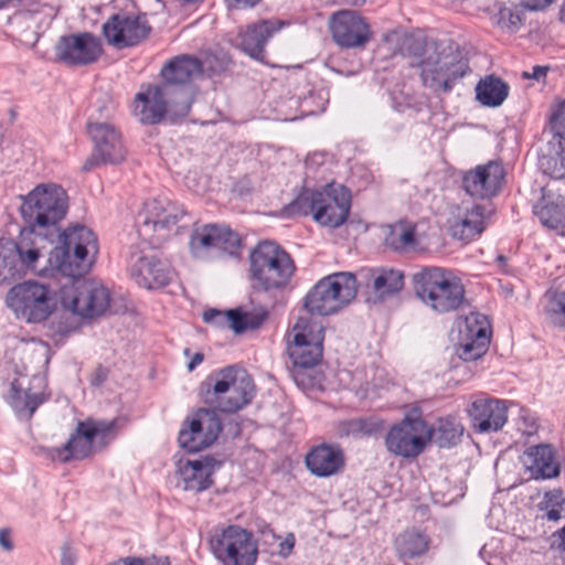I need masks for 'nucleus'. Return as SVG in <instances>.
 <instances>
[{"mask_svg": "<svg viewBox=\"0 0 565 565\" xmlns=\"http://www.w3.org/2000/svg\"><path fill=\"white\" fill-rule=\"evenodd\" d=\"M404 44L414 55L420 57V78L425 87L437 94L450 93L454 86L469 72V62L459 45L452 41H440L426 44L413 38Z\"/></svg>", "mask_w": 565, "mask_h": 565, "instance_id": "nucleus-1", "label": "nucleus"}, {"mask_svg": "<svg viewBox=\"0 0 565 565\" xmlns=\"http://www.w3.org/2000/svg\"><path fill=\"white\" fill-rule=\"evenodd\" d=\"M202 387H205L204 402L222 413L243 409L256 395L253 377L245 369L235 365L211 374Z\"/></svg>", "mask_w": 565, "mask_h": 565, "instance_id": "nucleus-2", "label": "nucleus"}, {"mask_svg": "<svg viewBox=\"0 0 565 565\" xmlns=\"http://www.w3.org/2000/svg\"><path fill=\"white\" fill-rule=\"evenodd\" d=\"M414 292L422 302L438 313L455 311L465 299L461 280L441 267H424L413 275Z\"/></svg>", "mask_w": 565, "mask_h": 565, "instance_id": "nucleus-3", "label": "nucleus"}, {"mask_svg": "<svg viewBox=\"0 0 565 565\" xmlns=\"http://www.w3.org/2000/svg\"><path fill=\"white\" fill-rule=\"evenodd\" d=\"M296 270L290 255L274 242L258 243L249 254V278L263 291L284 289Z\"/></svg>", "mask_w": 565, "mask_h": 565, "instance_id": "nucleus-4", "label": "nucleus"}, {"mask_svg": "<svg viewBox=\"0 0 565 565\" xmlns=\"http://www.w3.org/2000/svg\"><path fill=\"white\" fill-rule=\"evenodd\" d=\"M359 282L349 271L330 274L308 291L305 308L310 315L331 316L347 307L356 296Z\"/></svg>", "mask_w": 565, "mask_h": 565, "instance_id": "nucleus-5", "label": "nucleus"}, {"mask_svg": "<svg viewBox=\"0 0 565 565\" xmlns=\"http://www.w3.org/2000/svg\"><path fill=\"white\" fill-rule=\"evenodd\" d=\"M117 435V420L87 418L78 422L75 431L63 447L53 450L52 457L61 462L81 460L107 446Z\"/></svg>", "mask_w": 565, "mask_h": 565, "instance_id": "nucleus-6", "label": "nucleus"}, {"mask_svg": "<svg viewBox=\"0 0 565 565\" xmlns=\"http://www.w3.org/2000/svg\"><path fill=\"white\" fill-rule=\"evenodd\" d=\"M62 259L58 263L60 271L71 278L85 275L93 266L98 254V239L89 227L75 224L67 227L62 234Z\"/></svg>", "mask_w": 565, "mask_h": 565, "instance_id": "nucleus-7", "label": "nucleus"}, {"mask_svg": "<svg viewBox=\"0 0 565 565\" xmlns=\"http://www.w3.org/2000/svg\"><path fill=\"white\" fill-rule=\"evenodd\" d=\"M161 86L173 99V107L181 116H186L194 99L195 89L192 83L203 74L202 62L191 55H179L171 58L162 68Z\"/></svg>", "mask_w": 565, "mask_h": 565, "instance_id": "nucleus-8", "label": "nucleus"}, {"mask_svg": "<svg viewBox=\"0 0 565 565\" xmlns=\"http://www.w3.org/2000/svg\"><path fill=\"white\" fill-rule=\"evenodd\" d=\"M6 303L18 318L39 323L45 321L55 310L56 292L47 285L26 280L9 289Z\"/></svg>", "mask_w": 565, "mask_h": 565, "instance_id": "nucleus-9", "label": "nucleus"}, {"mask_svg": "<svg viewBox=\"0 0 565 565\" xmlns=\"http://www.w3.org/2000/svg\"><path fill=\"white\" fill-rule=\"evenodd\" d=\"M210 548L222 565H255L258 555L253 533L239 525L215 529L210 537Z\"/></svg>", "mask_w": 565, "mask_h": 565, "instance_id": "nucleus-10", "label": "nucleus"}, {"mask_svg": "<svg viewBox=\"0 0 565 565\" xmlns=\"http://www.w3.org/2000/svg\"><path fill=\"white\" fill-rule=\"evenodd\" d=\"M385 245L396 252H409L429 245L438 236L439 227L428 216L405 215L382 226Z\"/></svg>", "mask_w": 565, "mask_h": 565, "instance_id": "nucleus-11", "label": "nucleus"}, {"mask_svg": "<svg viewBox=\"0 0 565 565\" xmlns=\"http://www.w3.org/2000/svg\"><path fill=\"white\" fill-rule=\"evenodd\" d=\"M73 278L70 285L60 290L62 306L83 318L104 315L109 307V290L94 280Z\"/></svg>", "mask_w": 565, "mask_h": 565, "instance_id": "nucleus-12", "label": "nucleus"}, {"mask_svg": "<svg viewBox=\"0 0 565 565\" xmlns=\"http://www.w3.org/2000/svg\"><path fill=\"white\" fill-rule=\"evenodd\" d=\"M87 134L94 145L92 154L83 163V171L103 164H118L126 159L127 149L120 130L108 121L87 122Z\"/></svg>", "mask_w": 565, "mask_h": 565, "instance_id": "nucleus-13", "label": "nucleus"}, {"mask_svg": "<svg viewBox=\"0 0 565 565\" xmlns=\"http://www.w3.org/2000/svg\"><path fill=\"white\" fill-rule=\"evenodd\" d=\"M288 343V354L295 366L298 381L300 370L316 366L322 359L323 328L300 317L296 322Z\"/></svg>", "mask_w": 565, "mask_h": 565, "instance_id": "nucleus-14", "label": "nucleus"}, {"mask_svg": "<svg viewBox=\"0 0 565 565\" xmlns=\"http://www.w3.org/2000/svg\"><path fill=\"white\" fill-rule=\"evenodd\" d=\"M351 202V190L342 183L331 181L319 189L302 186L282 212H350Z\"/></svg>", "mask_w": 565, "mask_h": 565, "instance_id": "nucleus-15", "label": "nucleus"}, {"mask_svg": "<svg viewBox=\"0 0 565 565\" xmlns=\"http://www.w3.org/2000/svg\"><path fill=\"white\" fill-rule=\"evenodd\" d=\"M433 439V428L422 418L406 417L391 427L385 437L387 450L403 458H415Z\"/></svg>", "mask_w": 565, "mask_h": 565, "instance_id": "nucleus-16", "label": "nucleus"}, {"mask_svg": "<svg viewBox=\"0 0 565 565\" xmlns=\"http://www.w3.org/2000/svg\"><path fill=\"white\" fill-rule=\"evenodd\" d=\"M222 431V422L215 409L199 408L188 417L179 433L180 446L198 452L211 446Z\"/></svg>", "mask_w": 565, "mask_h": 565, "instance_id": "nucleus-17", "label": "nucleus"}, {"mask_svg": "<svg viewBox=\"0 0 565 565\" xmlns=\"http://www.w3.org/2000/svg\"><path fill=\"white\" fill-rule=\"evenodd\" d=\"M150 30L145 13L137 15L116 13L103 25V34L107 42L117 49L138 44L148 36Z\"/></svg>", "mask_w": 565, "mask_h": 565, "instance_id": "nucleus-18", "label": "nucleus"}, {"mask_svg": "<svg viewBox=\"0 0 565 565\" xmlns=\"http://www.w3.org/2000/svg\"><path fill=\"white\" fill-rule=\"evenodd\" d=\"M103 52L100 40L89 32L62 36L56 44L57 58L68 66L94 64Z\"/></svg>", "mask_w": 565, "mask_h": 565, "instance_id": "nucleus-19", "label": "nucleus"}, {"mask_svg": "<svg viewBox=\"0 0 565 565\" xmlns=\"http://www.w3.org/2000/svg\"><path fill=\"white\" fill-rule=\"evenodd\" d=\"M330 30L334 42L347 49H363L372 39L369 23L353 10L334 13L331 18Z\"/></svg>", "mask_w": 565, "mask_h": 565, "instance_id": "nucleus-20", "label": "nucleus"}, {"mask_svg": "<svg viewBox=\"0 0 565 565\" xmlns=\"http://www.w3.org/2000/svg\"><path fill=\"white\" fill-rule=\"evenodd\" d=\"M505 182L502 163L490 161L469 170L462 178V186L476 200H490L498 195Z\"/></svg>", "mask_w": 565, "mask_h": 565, "instance_id": "nucleus-21", "label": "nucleus"}, {"mask_svg": "<svg viewBox=\"0 0 565 565\" xmlns=\"http://www.w3.org/2000/svg\"><path fill=\"white\" fill-rule=\"evenodd\" d=\"M359 288L373 295V301L397 294L404 286V275L398 269L377 267L362 268L355 274Z\"/></svg>", "mask_w": 565, "mask_h": 565, "instance_id": "nucleus-22", "label": "nucleus"}, {"mask_svg": "<svg viewBox=\"0 0 565 565\" xmlns=\"http://www.w3.org/2000/svg\"><path fill=\"white\" fill-rule=\"evenodd\" d=\"M173 97L161 86H149L146 92L136 95L134 104L135 116L143 124H157L161 121L167 111L173 116L182 117L173 107Z\"/></svg>", "mask_w": 565, "mask_h": 565, "instance_id": "nucleus-23", "label": "nucleus"}, {"mask_svg": "<svg viewBox=\"0 0 565 565\" xmlns=\"http://www.w3.org/2000/svg\"><path fill=\"white\" fill-rule=\"evenodd\" d=\"M241 236L225 225L210 224L198 228L191 236L190 246L198 256L201 249H220L235 254L241 247Z\"/></svg>", "mask_w": 565, "mask_h": 565, "instance_id": "nucleus-24", "label": "nucleus"}, {"mask_svg": "<svg viewBox=\"0 0 565 565\" xmlns=\"http://www.w3.org/2000/svg\"><path fill=\"white\" fill-rule=\"evenodd\" d=\"M473 428L479 433L500 430L508 420V407L503 401L477 397L468 408Z\"/></svg>", "mask_w": 565, "mask_h": 565, "instance_id": "nucleus-25", "label": "nucleus"}, {"mask_svg": "<svg viewBox=\"0 0 565 565\" xmlns=\"http://www.w3.org/2000/svg\"><path fill=\"white\" fill-rule=\"evenodd\" d=\"M21 200L20 212H67L68 196L66 191L56 183L38 184L26 195H19Z\"/></svg>", "mask_w": 565, "mask_h": 565, "instance_id": "nucleus-26", "label": "nucleus"}, {"mask_svg": "<svg viewBox=\"0 0 565 565\" xmlns=\"http://www.w3.org/2000/svg\"><path fill=\"white\" fill-rule=\"evenodd\" d=\"M130 275L138 286L154 289L167 286L173 277V271L157 256L145 255L131 264Z\"/></svg>", "mask_w": 565, "mask_h": 565, "instance_id": "nucleus-27", "label": "nucleus"}, {"mask_svg": "<svg viewBox=\"0 0 565 565\" xmlns=\"http://www.w3.org/2000/svg\"><path fill=\"white\" fill-rule=\"evenodd\" d=\"M285 25L280 20H262L248 25L241 35V47L252 58L265 62V45L269 38Z\"/></svg>", "mask_w": 565, "mask_h": 565, "instance_id": "nucleus-28", "label": "nucleus"}, {"mask_svg": "<svg viewBox=\"0 0 565 565\" xmlns=\"http://www.w3.org/2000/svg\"><path fill=\"white\" fill-rule=\"evenodd\" d=\"M522 462L534 479H551L559 475L561 466L551 445L529 447L523 454Z\"/></svg>", "mask_w": 565, "mask_h": 565, "instance_id": "nucleus-29", "label": "nucleus"}, {"mask_svg": "<svg viewBox=\"0 0 565 565\" xmlns=\"http://www.w3.org/2000/svg\"><path fill=\"white\" fill-rule=\"evenodd\" d=\"M489 335L484 317L471 316L466 320V340L457 348L458 356L463 361H476L488 349Z\"/></svg>", "mask_w": 565, "mask_h": 565, "instance_id": "nucleus-30", "label": "nucleus"}, {"mask_svg": "<svg viewBox=\"0 0 565 565\" xmlns=\"http://www.w3.org/2000/svg\"><path fill=\"white\" fill-rule=\"evenodd\" d=\"M267 313H249L242 310H228L223 312L217 309H209L203 312V320L206 323L221 328H228L239 334L246 330L258 328L266 319Z\"/></svg>", "mask_w": 565, "mask_h": 565, "instance_id": "nucleus-31", "label": "nucleus"}, {"mask_svg": "<svg viewBox=\"0 0 565 565\" xmlns=\"http://www.w3.org/2000/svg\"><path fill=\"white\" fill-rule=\"evenodd\" d=\"M218 466L220 463L211 457L199 460H188L180 468L181 481L179 482V487L184 491L201 492L206 490L212 484L211 477Z\"/></svg>", "mask_w": 565, "mask_h": 565, "instance_id": "nucleus-32", "label": "nucleus"}, {"mask_svg": "<svg viewBox=\"0 0 565 565\" xmlns=\"http://www.w3.org/2000/svg\"><path fill=\"white\" fill-rule=\"evenodd\" d=\"M307 468L318 477H329L337 473L343 466V455L339 448L320 445L306 456Z\"/></svg>", "mask_w": 565, "mask_h": 565, "instance_id": "nucleus-33", "label": "nucleus"}, {"mask_svg": "<svg viewBox=\"0 0 565 565\" xmlns=\"http://www.w3.org/2000/svg\"><path fill=\"white\" fill-rule=\"evenodd\" d=\"M486 226L484 214H451L445 230L454 239L468 243L479 236Z\"/></svg>", "mask_w": 565, "mask_h": 565, "instance_id": "nucleus-34", "label": "nucleus"}, {"mask_svg": "<svg viewBox=\"0 0 565 565\" xmlns=\"http://www.w3.org/2000/svg\"><path fill=\"white\" fill-rule=\"evenodd\" d=\"M429 546V536L416 530H407L395 540L397 556L405 565H411L412 562L426 555Z\"/></svg>", "mask_w": 565, "mask_h": 565, "instance_id": "nucleus-35", "label": "nucleus"}, {"mask_svg": "<svg viewBox=\"0 0 565 565\" xmlns=\"http://www.w3.org/2000/svg\"><path fill=\"white\" fill-rule=\"evenodd\" d=\"M4 399L18 417L30 419L38 407L44 402V396L42 393L24 390L19 380H14L10 383L9 391L4 394Z\"/></svg>", "mask_w": 565, "mask_h": 565, "instance_id": "nucleus-36", "label": "nucleus"}, {"mask_svg": "<svg viewBox=\"0 0 565 565\" xmlns=\"http://www.w3.org/2000/svg\"><path fill=\"white\" fill-rule=\"evenodd\" d=\"M539 167L554 179L565 178V138L552 137L541 149Z\"/></svg>", "mask_w": 565, "mask_h": 565, "instance_id": "nucleus-37", "label": "nucleus"}, {"mask_svg": "<svg viewBox=\"0 0 565 565\" xmlns=\"http://www.w3.org/2000/svg\"><path fill=\"white\" fill-rule=\"evenodd\" d=\"M138 233L151 243L166 239L171 228L177 224V214H138Z\"/></svg>", "mask_w": 565, "mask_h": 565, "instance_id": "nucleus-38", "label": "nucleus"}, {"mask_svg": "<svg viewBox=\"0 0 565 565\" xmlns=\"http://www.w3.org/2000/svg\"><path fill=\"white\" fill-rule=\"evenodd\" d=\"M23 275L21 249L11 242H0V286L10 284Z\"/></svg>", "mask_w": 565, "mask_h": 565, "instance_id": "nucleus-39", "label": "nucleus"}, {"mask_svg": "<svg viewBox=\"0 0 565 565\" xmlns=\"http://www.w3.org/2000/svg\"><path fill=\"white\" fill-rule=\"evenodd\" d=\"M509 86L500 77L488 75L476 86L477 100L488 107H498L507 99Z\"/></svg>", "mask_w": 565, "mask_h": 565, "instance_id": "nucleus-40", "label": "nucleus"}, {"mask_svg": "<svg viewBox=\"0 0 565 565\" xmlns=\"http://www.w3.org/2000/svg\"><path fill=\"white\" fill-rule=\"evenodd\" d=\"M463 427L454 418H444L433 429V438L441 448H448L459 443Z\"/></svg>", "mask_w": 565, "mask_h": 565, "instance_id": "nucleus-41", "label": "nucleus"}, {"mask_svg": "<svg viewBox=\"0 0 565 565\" xmlns=\"http://www.w3.org/2000/svg\"><path fill=\"white\" fill-rule=\"evenodd\" d=\"M321 226L337 228L345 225L356 233H364L367 226L360 220L359 214H311Z\"/></svg>", "mask_w": 565, "mask_h": 565, "instance_id": "nucleus-42", "label": "nucleus"}, {"mask_svg": "<svg viewBox=\"0 0 565 565\" xmlns=\"http://www.w3.org/2000/svg\"><path fill=\"white\" fill-rule=\"evenodd\" d=\"M524 21L523 10L502 6L498 10L495 23L500 29L509 33H516L523 26Z\"/></svg>", "mask_w": 565, "mask_h": 565, "instance_id": "nucleus-43", "label": "nucleus"}, {"mask_svg": "<svg viewBox=\"0 0 565 565\" xmlns=\"http://www.w3.org/2000/svg\"><path fill=\"white\" fill-rule=\"evenodd\" d=\"M539 505L541 510L546 512L550 521H558L565 516V497L559 489L546 492Z\"/></svg>", "mask_w": 565, "mask_h": 565, "instance_id": "nucleus-44", "label": "nucleus"}, {"mask_svg": "<svg viewBox=\"0 0 565 565\" xmlns=\"http://www.w3.org/2000/svg\"><path fill=\"white\" fill-rule=\"evenodd\" d=\"M540 207L542 212H564L565 185L559 188H543Z\"/></svg>", "mask_w": 565, "mask_h": 565, "instance_id": "nucleus-45", "label": "nucleus"}, {"mask_svg": "<svg viewBox=\"0 0 565 565\" xmlns=\"http://www.w3.org/2000/svg\"><path fill=\"white\" fill-rule=\"evenodd\" d=\"M64 214H36L32 224V232L44 237L53 236L60 232L57 226Z\"/></svg>", "mask_w": 565, "mask_h": 565, "instance_id": "nucleus-46", "label": "nucleus"}, {"mask_svg": "<svg viewBox=\"0 0 565 565\" xmlns=\"http://www.w3.org/2000/svg\"><path fill=\"white\" fill-rule=\"evenodd\" d=\"M545 311L554 323L565 326V291L548 295Z\"/></svg>", "mask_w": 565, "mask_h": 565, "instance_id": "nucleus-47", "label": "nucleus"}, {"mask_svg": "<svg viewBox=\"0 0 565 565\" xmlns=\"http://www.w3.org/2000/svg\"><path fill=\"white\" fill-rule=\"evenodd\" d=\"M552 137L565 138V99L554 104L550 115Z\"/></svg>", "mask_w": 565, "mask_h": 565, "instance_id": "nucleus-48", "label": "nucleus"}, {"mask_svg": "<svg viewBox=\"0 0 565 565\" xmlns=\"http://www.w3.org/2000/svg\"><path fill=\"white\" fill-rule=\"evenodd\" d=\"M540 223L558 235H565V214H536Z\"/></svg>", "mask_w": 565, "mask_h": 565, "instance_id": "nucleus-49", "label": "nucleus"}, {"mask_svg": "<svg viewBox=\"0 0 565 565\" xmlns=\"http://www.w3.org/2000/svg\"><path fill=\"white\" fill-rule=\"evenodd\" d=\"M342 429L345 435H359L370 433L366 422L362 418H355L344 422L342 424Z\"/></svg>", "mask_w": 565, "mask_h": 565, "instance_id": "nucleus-50", "label": "nucleus"}, {"mask_svg": "<svg viewBox=\"0 0 565 565\" xmlns=\"http://www.w3.org/2000/svg\"><path fill=\"white\" fill-rule=\"evenodd\" d=\"M554 2L555 0H520V6L529 11H542Z\"/></svg>", "mask_w": 565, "mask_h": 565, "instance_id": "nucleus-51", "label": "nucleus"}, {"mask_svg": "<svg viewBox=\"0 0 565 565\" xmlns=\"http://www.w3.org/2000/svg\"><path fill=\"white\" fill-rule=\"evenodd\" d=\"M170 209H172L171 203L166 199H153L145 203V212H166Z\"/></svg>", "mask_w": 565, "mask_h": 565, "instance_id": "nucleus-52", "label": "nucleus"}, {"mask_svg": "<svg viewBox=\"0 0 565 565\" xmlns=\"http://www.w3.org/2000/svg\"><path fill=\"white\" fill-rule=\"evenodd\" d=\"M39 258V250L38 249H28L26 252L21 250V259L23 262V274L25 273V269L30 266H33V264Z\"/></svg>", "mask_w": 565, "mask_h": 565, "instance_id": "nucleus-53", "label": "nucleus"}, {"mask_svg": "<svg viewBox=\"0 0 565 565\" xmlns=\"http://www.w3.org/2000/svg\"><path fill=\"white\" fill-rule=\"evenodd\" d=\"M76 558L77 557L73 548L65 544L62 547L61 565H75Z\"/></svg>", "mask_w": 565, "mask_h": 565, "instance_id": "nucleus-54", "label": "nucleus"}, {"mask_svg": "<svg viewBox=\"0 0 565 565\" xmlns=\"http://www.w3.org/2000/svg\"><path fill=\"white\" fill-rule=\"evenodd\" d=\"M107 379V370L98 366L90 375V384L93 386H100Z\"/></svg>", "mask_w": 565, "mask_h": 565, "instance_id": "nucleus-55", "label": "nucleus"}, {"mask_svg": "<svg viewBox=\"0 0 565 565\" xmlns=\"http://www.w3.org/2000/svg\"><path fill=\"white\" fill-rule=\"evenodd\" d=\"M295 546V536L289 533L285 540L279 544V553L282 556H288Z\"/></svg>", "mask_w": 565, "mask_h": 565, "instance_id": "nucleus-56", "label": "nucleus"}, {"mask_svg": "<svg viewBox=\"0 0 565 565\" xmlns=\"http://www.w3.org/2000/svg\"><path fill=\"white\" fill-rule=\"evenodd\" d=\"M547 72H548L547 66L536 65L533 67L532 73H524V77L534 78L536 81H540V79L546 77Z\"/></svg>", "mask_w": 565, "mask_h": 565, "instance_id": "nucleus-57", "label": "nucleus"}, {"mask_svg": "<svg viewBox=\"0 0 565 565\" xmlns=\"http://www.w3.org/2000/svg\"><path fill=\"white\" fill-rule=\"evenodd\" d=\"M259 0H226L230 9H242L247 7H254Z\"/></svg>", "mask_w": 565, "mask_h": 565, "instance_id": "nucleus-58", "label": "nucleus"}, {"mask_svg": "<svg viewBox=\"0 0 565 565\" xmlns=\"http://www.w3.org/2000/svg\"><path fill=\"white\" fill-rule=\"evenodd\" d=\"M0 546L6 551H11L13 548L10 532L6 529L0 531Z\"/></svg>", "mask_w": 565, "mask_h": 565, "instance_id": "nucleus-59", "label": "nucleus"}, {"mask_svg": "<svg viewBox=\"0 0 565 565\" xmlns=\"http://www.w3.org/2000/svg\"><path fill=\"white\" fill-rule=\"evenodd\" d=\"M203 359H204L203 353H201V352L194 353V355L192 356L191 361L188 364V370L193 371L199 364L202 363Z\"/></svg>", "mask_w": 565, "mask_h": 565, "instance_id": "nucleus-60", "label": "nucleus"}, {"mask_svg": "<svg viewBox=\"0 0 565 565\" xmlns=\"http://www.w3.org/2000/svg\"><path fill=\"white\" fill-rule=\"evenodd\" d=\"M108 565H142V559L140 558H121L115 563Z\"/></svg>", "mask_w": 565, "mask_h": 565, "instance_id": "nucleus-61", "label": "nucleus"}, {"mask_svg": "<svg viewBox=\"0 0 565 565\" xmlns=\"http://www.w3.org/2000/svg\"><path fill=\"white\" fill-rule=\"evenodd\" d=\"M142 565H169V563L167 562V559H154V561H151L149 563H146L145 561H142Z\"/></svg>", "mask_w": 565, "mask_h": 565, "instance_id": "nucleus-62", "label": "nucleus"}, {"mask_svg": "<svg viewBox=\"0 0 565 565\" xmlns=\"http://www.w3.org/2000/svg\"><path fill=\"white\" fill-rule=\"evenodd\" d=\"M507 260H508V259H507V257H505V256H503V255H499V256L497 257V263L499 264V266H500L502 269H504V267L507 266Z\"/></svg>", "mask_w": 565, "mask_h": 565, "instance_id": "nucleus-63", "label": "nucleus"}, {"mask_svg": "<svg viewBox=\"0 0 565 565\" xmlns=\"http://www.w3.org/2000/svg\"><path fill=\"white\" fill-rule=\"evenodd\" d=\"M559 536H561V547L563 548V551H565V526L561 531Z\"/></svg>", "mask_w": 565, "mask_h": 565, "instance_id": "nucleus-64", "label": "nucleus"}]
</instances>
